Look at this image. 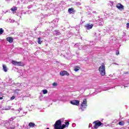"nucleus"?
Masks as SVG:
<instances>
[{
  "label": "nucleus",
  "instance_id": "1a4fd4ad",
  "mask_svg": "<svg viewBox=\"0 0 129 129\" xmlns=\"http://www.w3.org/2000/svg\"><path fill=\"white\" fill-rule=\"evenodd\" d=\"M116 8L118 9V10H123V6L121 5L120 3H118L116 5Z\"/></svg>",
  "mask_w": 129,
  "mask_h": 129
},
{
  "label": "nucleus",
  "instance_id": "0eeeda50",
  "mask_svg": "<svg viewBox=\"0 0 129 129\" xmlns=\"http://www.w3.org/2000/svg\"><path fill=\"white\" fill-rule=\"evenodd\" d=\"M60 76H69V73L66 71H62L59 73Z\"/></svg>",
  "mask_w": 129,
  "mask_h": 129
},
{
  "label": "nucleus",
  "instance_id": "9d476101",
  "mask_svg": "<svg viewBox=\"0 0 129 129\" xmlns=\"http://www.w3.org/2000/svg\"><path fill=\"white\" fill-rule=\"evenodd\" d=\"M6 40L9 43H13L14 42V38L11 37H8L6 38Z\"/></svg>",
  "mask_w": 129,
  "mask_h": 129
},
{
  "label": "nucleus",
  "instance_id": "4468645a",
  "mask_svg": "<svg viewBox=\"0 0 129 129\" xmlns=\"http://www.w3.org/2000/svg\"><path fill=\"white\" fill-rule=\"evenodd\" d=\"M38 40L37 41L38 44H39V45H41V44H42V43L43 42V40H41V37H38Z\"/></svg>",
  "mask_w": 129,
  "mask_h": 129
},
{
  "label": "nucleus",
  "instance_id": "393cba45",
  "mask_svg": "<svg viewBox=\"0 0 129 129\" xmlns=\"http://www.w3.org/2000/svg\"><path fill=\"white\" fill-rule=\"evenodd\" d=\"M126 28H127V29H128V28H129V23H127L126 24Z\"/></svg>",
  "mask_w": 129,
  "mask_h": 129
},
{
  "label": "nucleus",
  "instance_id": "39448f33",
  "mask_svg": "<svg viewBox=\"0 0 129 129\" xmlns=\"http://www.w3.org/2000/svg\"><path fill=\"white\" fill-rule=\"evenodd\" d=\"M87 106V100L86 99H84L83 101L82 104L81 105V109L82 110H84Z\"/></svg>",
  "mask_w": 129,
  "mask_h": 129
},
{
  "label": "nucleus",
  "instance_id": "a878e982",
  "mask_svg": "<svg viewBox=\"0 0 129 129\" xmlns=\"http://www.w3.org/2000/svg\"><path fill=\"white\" fill-rule=\"evenodd\" d=\"M3 99V97H0V100H2V99Z\"/></svg>",
  "mask_w": 129,
  "mask_h": 129
},
{
  "label": "nucleus",
  "instance_id": "f3484780",
  "mask_svg": "<svg viewBox=\"0 0 129 129\" xmlns=\"http://www.w3.org/2000/svg\"><path fill=\"white\" fill-rule=\"evenodd\" d=\"M118 124L119 125H124V121H120V122H119Z\"/></svg>",
  "mask_w": 129,
  "mask_h": 129
},
{
  "label": "nucleus",
  "instance_id": "bb28decb",
  "mask_svg": "<svg viewBox=\"0 0 129 129\" xmlns=\"http://www.w3.org/2000/svg\"><path fill=\"white\" fill-rule=\"evenodd\" d=\"M11 129H15V127H10Z\"/></svg>",
  "mask_w": 129,
  "mask_h": 129
},
{
  "label": "nucleus",
  "instance_id": "9b49d317",
  "mask_svg": "<svg viewBox=\"0 0 129 129\" xmlns=\"http://www.w3.org/2000/svg\"><path fill=\"white\" fill-rule=\"evenodd\" d=\"M68 12L69 14H72V13H75V11H74V8H71L68 9Z\"/></svg>",
  "mask_w": 129,
  "mask_h": 129
},
{
  "label": "nucleus",
  "instance_id": "412c9836",
  "mask_svg": "<svg viewBox=\"0 0 129 129\" xmlns=\"http://www.w3.org/2000/svg\"><path fill=\"white\" fill-rule=\"evenodd\" d=\"M3 33H4V30L3 29V28H0V35L3 34Z\"/></svg>",
  "mask_w": 129,
  "mask_h": 129
},
{
  "label": "nucleus",
  "instance_id": "20e7f679",
  "mask_svg": "<svg viewBox=\"0 0 129 129\" xmlns=\"http://www.w3.org/2000/svg\"><path fill=\"white\" fill-rule=\"evenodd\" d=\"M11 63L13 65H14V66H24V65H25L22 61H17L14 60H12Z\"/></svg>",
  "mask_w": 129,
  "mask_h": 129
},
{
  "label": "nucleus",
  "instance_id": "6ab92c4d",
  "mask_svg": "<svg viewBox=\"0 0 129 129\" xmlns=\"http://www.w3.org/2000/svg\"><path fill=\"white\" fill-rule=\"evenodd\" d=\"M42 92L44 94H47L48 93V90H42Z\"/></svg>",
  "mask_w": 129,
  "mask_h": 129
},
{
  "label": "nucleus",
  "instance_id": "b1692460",
  "mask_svg": "<svg viewBox=\"0 0 129 129\" xmlns=\"http://www.w3.org/2000/svg\"><path fill=\"white\" fill-rule=\"evenodd\" d=\"M116 55H119V50L116 51Z\"/></svg>",
  "mask_w": 129,
  "mask_h": 129
},
{
  "label": "nucleus",
  "instance_id": "4be33fe9",
  "mask_svg": "<svg viewBox=\"0 0 129 129\" xmlns=\"http://www.w3.org/2000/svg\"><path fill=\"white\" fill-rule=\"evenodd\" d=\"M57 85H58V83H53L52 84V86L56 87V86H57Z\"/></svg>",
  "mask_w": 129,
  "mask_h": 129
},
{
  "label": "nucleus",
  "instance_id": "5701e85b",
  "mask_svg": "<svg viewBox=\"0 0 129 129\" xmlns=\"http://www.w3.org/2000/svg\"><path fill=\"white\" fill-rule=\"evenodd\" d=\"M16 98V96H13L12 97H11V100H14Z\"/></svg>",
  "mask_w": 129,
  "mask_h": 129
},
{
  "label": "nucleus",
  "instance_id": "2eb2a0df",
  "mask_svg": "<svg viewBox=\"0 0 129 129\" xmlns=\"http://www.w3.org/2000/svg\"><path fill=\"white\" fill-rule=\"evenodd\" d=\"M79 70H80V67L78 66H76L74 68V71H76V72H77Z\"/></svg>",
  "mask_w": 129,
  "mask_h": 129
},
{
  "label": "nucleus",
  "instance_id": "6e6552de",
  "mask_svg": "<svg viewBox=\"0 0 129 129\" xmlns=\"http://www.w3.org/2000/svg\"><path fill=\"white\" fill-rule=\"evenodd\" d=\"M85 28L87 30H90L92 28H93V24H87L85 25Z\"/></svg>",
  "mask_w": 129,
  "mask_h": 129
},
{
  "label": "nucleus",
  "instance_id": "7ed1b4c3",
  "mask_svg": "<svg viewBox=\"0 0 129 129\" xmlns=\"http://www.w3.org/2000/svg\"><path fill=\"white\" fill-rule=\"evenodd\" d=\"M61 125H62L61 119L57 120L54 124V129H60Z\"/></svg>",
  "mask_w": 129,
  "mask_h": 129
},
{
  "label": "nucleus",
  "instance_id": "f03ea898",
  "mask_svg": "<svg viewBox=\"0 0 129 129\" xmlns=\"http://www.w3.org/2000/svg\"><path fill=\"white\" fill-rule=\"evenodd\" d=\"M93 123L94 124V128H98L99 126H102L103 125V123L98 120L94 121Z\"/></svg>",
  "mask_w": 129,
  "mask_h": 129
},
{
  "label": "nucleus",
  "instance_id": "a211bd4d",
  "mask_svg": "<svg viewBox=\"0 0 129 129\" xmlns=\"http://www.w3.org/2000/svg\"><path fill=\"white\" fill-rule=\"evenodd\" d=\"M65 127H67V126L65 124H63L60 126V128H59V129H64L65 128Z\"/></svg>",
  "mask_w": 129,
  "mask_h": 129
},
{
  "label": "nucleus",
  "instance_id": "cd10ccee",
  "mask_svg": "<svg viewBox=\"0 0 129 129\" xmlns=\"http://www.w3.org/2000/svg\"><path fill=\"white\" fill-rule=\"evenodd\" d=\"M125 74H128V73H126Z\"/></svg>",
  "mask_w": 129,
  "mask_h": 129
},
{
  "label": "nucleus",
  "instance_id": "f8f14e48",
  "mask_svg": "<svg viewBox=\"0 0 129 129\" xmlns=\"http://www.w3.org/2000/svg\"><path fill=\"white\" fill-rule=\"evenodd\" d=\"M17 10H18V7L16 6H14L13 8L11 9V11L13 12V14L14 13L16 12V11H17Z\"/></svg>",
  "mask_w": 129,
  "mask_h": 129
},
{
  "label": "nucleus",
  "instance_id": "423d86ee",
  "mask_svg": "<svg viewBox=\"0 0 129 129\" xmlns=\"http://www.w3.org/2000/svg\"><path fill=\"white\" fill-rule=\"evenodd\" d=\"M80 103V101L78 100H73L70 101V103L71 104H73V105H77V106L79 105Z\"/></svg>",
  "mask_w": 129,
  "mask_h": 129
},
{
  "label": "nucleus",
  "instance_id": "f257e3e1",
  "mask_svg": "<svg viewBox=\"0 0 129 129\" xmlns=\"http://www.w3.org/2000/svg\"><path fill=\"white\" fill-rule=\"evenodd\" d=\"M99 72L100 73L101 76H104L105 75V65L104 63H102L98 69Z\"/></svg>",
  "mask_w": 129,
  "mask_h": 129
},
{
  "label": "nucleus",
  "instance_id": "ddd939ff",
  "mask_svg": "<svg viewBox=\"0 0 129 129\" xmlns=\"http://www.w3.org/2000/svg\"><path fill=\"white\" fill-rule=\"evenodd\" d=\"M3 68L5 72H8V68H7V66H6V64L3 65Z\"/></svg>",
  "mask_w": 129,
  "mask_h": 129
},
{
  "label": "nucleus",
  "instance_id": "aec40b11",
  "mask_svg": "<svg viewBox=\"0 0 129 129\" xmlns=\"http://www.w3.org/2000/svg\"><path fill=\"white\" fill-rule=\"evenodd\" d=\"M70 124L69 121L65 122V125H66L67 127H68Z\"/></svg>",
  "mask_w": 129,
  "mask_h": 129
},
{
  "label": "nucleus",
  "instance_id": "dca6fc26",
  "mask_svg": "<svg viewBox=\"0 0 129 129\" xmlns=\"http://www.w3.org/2000/svg\"><path fill=\"white\" fill-rule=\"evenodd\" d=\"M29 126H30V127H34V126H35V123H33V122H30L29 123Z\"/></svg>",
  "mask_w": 129,
  "mask_h": 129
}]
</instances>
